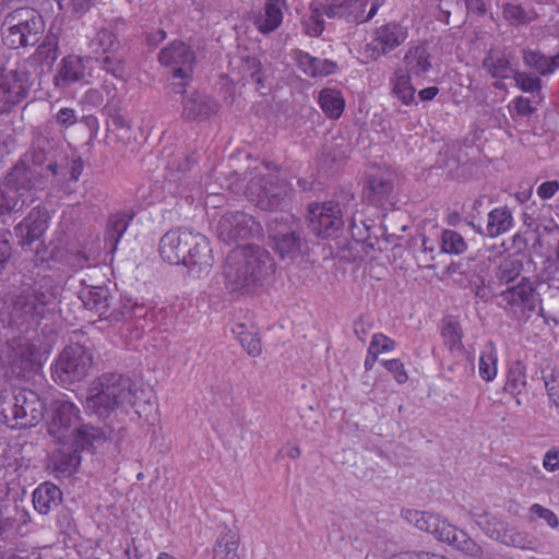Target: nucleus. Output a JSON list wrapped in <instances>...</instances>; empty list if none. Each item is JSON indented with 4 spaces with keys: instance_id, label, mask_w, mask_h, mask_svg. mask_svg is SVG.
<instances>
[{
    "instance_id": "nucleus-33",
    "label": "nucleus",
    "mask_w": 559,
    "mask_h": 559,
    "mask_svg": "<svg viewBox=\"0 0 559 559\" xmlns=\"http://www.w3.org/2000/svg\"><path fill=\"white\" fill-rule=\"evenodd\" d=\"M483 68L495 79H508L513 74L510 57L502 50L489 49L481 62Z\"/></svg>"
},
{
    "instance_id": "nucleus-64",
    "label": "nucleus",
    "mask_w": 559,
    "mask_h": 559,
    "mask_svg": "<svg viewBox=\"0 0 559 559\" xmlns=\"http://www.w3.org/2000/svg\"><path fill=\"white\" fill-rule=\"evenodd\" d=\"M543 466L548 472H555L559 469V450L550 449L548 450L543 459Z\"/></svg>"
},
{
    "instance_id": "nucleus-3",
    "label": "nucleus",
    "mask_w": 559,
    "mask_h": 559,
    "mask_svg": "<svg viewBox=\"0 0 559 559\" xmlns=\"http://www.w3.org/2000/svg\"><path fill=\"white\" fill-rule=\"evenodd\" d=\"M158 251L164 261L186 266L194 277L206 276L214 264L209 239L187 228H175L165 233L159 240Z\"/></svg>"
},
{
    "instance_id": "nucleus-29",
    "label": "nucleus",
    "mask_w": 559,
    "mask_h": 559,
    "mask_svg": "<svg viewBox=\"0 0 559 559\" xmlns=\"http://www.w3.org/2000/svg\"><path fill=\"white\" fill-rule=\"evenodd\" d=\"M295 60L298 64V68L306 75L311 78L330 75L336 69L335 62L328 59L316 58L302 50H297L295 52Z\"/></svg>"
},
{
    "instance_id": "nucleus-23",
    "label": "nucleus",
    "mask_w": 559,
    "mask_h": 559,
    "mask_svg": "<svg viewBox=\"0 0 559 559\" xmlns=\"http://www.w3.org/2000/svg\"><path fill=\"white\" fill-rule=\"evenodd\" d=\"M395 179L396 175L389 169L370 175L364 190L366 199L376 205L384 204L393 193Z\"/></svg>"
},
{
    "instance_id": "nucleus-41",
    "label": "nucleus",
    "mask_w": 559,
    "mask_h": 559,
    "mask_svg": "<svg viewBox=\"0 0 559 559\" xmlns=\"http://www.w3.org/2000/svg\"><path fill=\"white\" fill-rule=\"evenodd\" d=\"M326 1H314L310 4V15L304 19L306 33L318 37L324 31L323 15L326 16Z\"/></svg>"
},
{
    "instance_id": "nucleus-26",
    "label": "nucleus",
    "mask_w": 559,
    "mask_h": 559,
    "mask_svg": "<svg viewBox=\"0 0 559 559\" xmlns=\"http://www.w3.org/2000/svg\"><path fill=\"white\" fill-rule=\"evenodd\" d=\"M403 516L407 522L414 524L420 531L433 535L440 542L444 538V533L448 531L447 526L451 525L438 514L418 510H405Z\"/></svg>"
},
{
    "instance_id": "nucleus-2",
    "label": "nucleus",
    "mask_w": 559,
    "mask_h": 559,
    "mask_svg": "<svg viewBox=\"0 0 559 559\" xmlns=\"http://www.w3.org/2000/svg\"><path fill=\"white\" fill-rule=\"evenodd\" d=\"M153 393L150 389L136 386L129 378L120 373H104L94 380L87 391L86 408L98 416L121 408H130L141 418L153 408Z\"/></svg>"
},
{
    "instance_id": "nucleus-9",
    "label": "nucleus",
    "mask_w": 559,
    "mask_h": 559,
    "mask_svg": "<svg viewBox=\"0 0 559 559\" xmlns=\"http://www.w3.org/2000/svg\"><path fill=\"white\" fill-rule=\"evenodd\" d=\"M46 352L37 332L24 329L23 334L8 341L4 355L9 365L20 376L39 365L43 354Z\"/></svg>"
},
{
    "instance_id": "nucleus-52",
    "label": "nucleus",
    "mask_w": 559,
    "mask_h": 559,
    "mask_svg": "<svg viewBox=\"0 0 559 559\" xmlns=\"http://www.w3.org/2000/svg\"><path fill=\"white\" fill-rule=\"evenodd\" d=\"M26 204H22V199L16 191L8 187L4 181V186L0 185V216L10 212L22 211Z\"/></svg>"
},
{
    "instance_id": "nucleus-50",
    "label": "nucleus",
    "mask_w": 559,
    "mask_h": 559,
    "mask_svg": "<svg viewBox=\"0 0 559 559\" xmlns=\"http://www.w3.org/2000/svg\"><path fill=\"white\" fill-rule=\"evenodd\" d=\"M498 542L515 548L530 550L534 549V543L530 538L528 534L521 532L518 528L510 526L509 524L506 525Z\"/></svg>"
},
{
    "instance_id": "nucleus-28",
    "label": "nucleus",
    "mask_w": 559,
    "mask_h": 559,
    "mask_svg": "<svg viewBox=\"0 0 559 559\" xmlns=\"http://www.w3.org/2000/svg\"><path fill=\"white\" fill-rule=\"evenodd\" d=\"M498 253L501 257L493 271L492 285H509L520 277L523 271V262L514 254L503 255V252L500 249H498Z\"/></svg>"
},
{
    "instance_id": "nucleus-22",
    "label": "nucleus",
    "mask_w": 559,
    "mask_h": 559,
    "mask_svg": "<svg viewBox=\"0 0 559 559\" xmlns=\"http://www.w3.org/2000/svg\"><path fill=\"white\" fill-rule=\"evenodd\" d=\"M48 227V213L45 209L34 207L15 228L19 243L23 248L31 247L39 240Z\"/></svg>"
},
{
    "instance_id": "nucleus-25",
    "label": "nucleus",
    "mask_w": 559,
    "mask_h": 559,
    "mask_svg": "<svg viewBox=\"0 0 559 559\" xmlns=\"http://www.w3.org/2000/svg\"><path fill=\"white\" fill-rule=\"evenodd\" d=\"M61 447L52 454L53 472L58 477H69L74 474L81 463V450L69 439L58 441Z\"/></svg>"
},
{
    "instance_id": "nucleus-7",
    "label": "nucleus",
    "mask_w": 559,
    "mask_h": 559,
    "mask_svg": "<svg viewBox=\"0 0 559 559\" xmlns=\"http://www.w3.org/2000/svg\"><path fill=\"white\" fill-rule=\"evenodd\" d=\"M93 365L91 349L82 344L74 343L66 346L51 365V377L61 386L84 380Z\"/></svg>"
},
{
    "instance_id": "nucleus-10",
    "label": "nucleus",
    "mask_w": 559,
    "mask_h": 559,
    "mask_svg": "<svg viewBox=\"0 0 559 559\" xmlns=\"http://www.w3.org/2000/svg\"><path fill=\"white\" fill-rule=\"evenodd\" d=\"M289 215L275 214L267 224L269 238L276 253L284 260L294 261L301 253L302 241L297 228L289 225Z\"/></svg>"
},
{
    "instance_id": "nucleus-37",
    "label": "nucleus",
    "mask_w": 559,
    "mask_h": 559,
    "mask_svg": "<svg viewBox=\"0 0 559 559\" xmlns=\"http://www.w3.org/2000/svg\"><path fill=\"white\" fill-rule=\"evenodd\" d=\"M513 225V216L507 206L495 207L488 213L486 235L495 238L508 233Z\"/></svg>"
},
{
    "instance_id": "nucleus-8",
    "label": "nucleus",
    "mask_w": 559,
    "mask_h": 559,
    "mask_svg": "<svg viewBox=\"0 0 559 559\" xmlns=\"http://www.w3.org/2000/svg\"><path fill=\"white\" fill-rule=\"evenodd\" d=\"M498 298V307L520 324L526 323L540 308V299L530 277H522L518 284L501 290Z\"/></svg>"
},
{
    "instance_id": "nucleus-17",
    "label": "nucleus",
    "mask_w": 559,
    "mask_h": 559,
    "mask_svg": "<svg viewBox=\"0 0 559 559\" xmlns=\"http://www.w3.org/2000/svg\"><path fill=\"white\" fill-rule=\"evenodd\" d=\"M407 37L408 31L405 26L397 22H389L373 29L365 53L368 58L377 60L400 47Z\"/></svg>"
},
{
    "instance_id": "nucleus-57",
    "label": "nucleus",
    "mask_w": 559,
    "mask_h": 559,
    "mask_svg": "<svg viewBox=\"0 0 559 559\" xmlns=\"http://www.w3.org/2000/svg\"><path fill=\"white\" fill-rule=\"evenodd\" d=\"M544 382L550 403L559 411V373L545 374Z\"/></svg>"
},
{
    "instance_id": "nucleus-6",
    "label": "nucleus",
    "mask_w": 559,
    "mask_h": 559,
    "mask_svg": "<svg viewBox=\"0 0 559 559\" xmlns=\"http://www.w3.org/2000/svg\"><path fill=\"white\" fill-rule=\"evenodd\" d=\"M45 22L34 9L20 8L8 14L3 22V43L12 48L34 46L41 37Z\"/></svg>"
},
{
    "instance_id": "nucleus-54",
    "label": "nucleus",
    "mask_w": 559,
    "mask_h": 559,
    "mask_svg": "<svg viewBox=\"0 0 559 559\" xmlns=\"http://www.w3.org/2000/svg\"><path fill=\"white\" fill-rule=\"evenodd\" d=\"M441 335L445 346L450 350L463 349L462 331L457 322L445 321L441 329Z\"/></svg>"
},
{
    "instance_id": "nucleus-27",
    "label": "nucleus",
    "mask_w": 559,
    "mask_h": 559,
    "mask_svg": "<svg viewBox=\"0 0 559 559\" xmlns=\"http://www.w3.org/2000/svg\"><path fill=\"white\" fill-rule=\"evenodd\" d=\"M444 538L441 542L449 544L457 551L473 559H487L484 548L468 534L454 525L447 526Z\"/></svg>"
},
{
    "instance_id": "nucleus-59",
    "label": "nucleus",
    "mask_w": 559,
    "mask_h": 559,
    "mask_svg": "<svg viewBox=\"0 0 559 559\" xmlns=\"http://www.w3.org/2000/svg\"><path fill=\"white\" fill-rule=\"evenodd\" d=\"M369 346H371L379 355L381 353L392 352L395 348L396 343L395 341H393L392 338L382 333H376L372 336Z\"/></svg>"
},
{
    "instance_id": "nucleus-40",
    "label": "nucleus",
    "mask_w": 559,
    "mask_h": 559,
    "mask_svg": "<svg viewBox=\"0 0 559 559\" xmlns=\"http://www.w3.org/2000/svg\"><path fill=\"white\" fill-rule=\"evenodd\" d=\"M90 48L96 53L117 52L121 49L117 36L107 27H100L90 40Z\"/></svg>"
},
{
    "instance_id": "nucleus-55",
    "label": "nucleus",
    "mask_w": 559,
    "mask_h": 559,
    "mask_svg": "<svg viewBox=\"0 0 559 559\" xmlns=\"http://www.w3.org/2000/svg\"><path fill=\"white\" fill-rule=\"evenodd\" d=\"M512 78L515 86L524 93L539 94L542 92L543 82L539 76L523 71H515Z\"/></svg>"
},
{
    "instance_id": "nucleus-62",
    "label": "nucleus",
    "mask_w": 559,
    "mask_h": 559,
    "mask_svg": "<svg viewBox=\"0 0 559 559\" xmlns=\"http://www.w3.org/2000/svg\"><path fill=\"white\" fill-rule=\"evenodd\" d=\"M96 1L97 0H69L68 8L72 15L81 17L95 5Z\"/></svg>"
},
{
    "instance_id": "nucleus-35",
    "label": "nucleus",
    "mask_w": 559,
    "mask_h": 559,
    "mask_svg": "<svg viewBox=\"0 0 559 559\" xmlns=\"http://www.w3.org/2000/svg\"><path fill=\"white\" fill-rule=\"evenodd\" d=\"M19 389L0 393V421L10 428H22L19 417Z\"/></svg>"
},
{
    "instance_id": "nucleus-16",
    "label": "nucleus",
    "mask_w": 559,
    "mask_h": 559,
    "mask_svg": "<svg viewBox=\"0 0 559 559\" xmlns=\"http://www.w3.org/2000/svg\"><path fill=\"white\" fill-rule=\"evenodd\" d=\"M158 60L162 66L171 71L174 79H181V82H186L192 76L195 52L186 43L174 40L159 51Z\"/></svg>"
},
{
    "instance_id": "nucleus-53",
    "label": "nucleus",
    "mask_w": 559,
    "mask_h": 559,
    "mask_svg": "<svg viewBox=\"0 0 559 559\" xmlns=\"http://www.w3.org/2000/svg\"><path fill=\"white\" fill-rule=\"evenodd\" d=\"M123 56L124 55L121 49L117 52L104 55L99 60L102 69L107 73H110L116 79H123L126 74Z\"/></svg>"
},
{
    "instance_id": "nucleus-32",
    "label": "nucleus",
    "mask_w": 559,
    "mask_h": 559,
    "mask_svg": "<svg viewBox=\"0 0 559 559\" xmlns=\"http://www.w3.org/2000/svg\"><path fill=\"white\" fill-rule=\"evenodd\" d=\"M61 490L51 483L40 484L33 492L34 508L40 514H48L61 502Z\"/></svg>"
},
{
    "instance_id": "nucleus-19",
    "label": "nucleus",
    "mask_w": 559,
    "mask_h": 559,
    "mask_svg": "<svg viewBox=\"0 0 559 559\" xmlns=\"http://www.w3.org/2000/svg\"><path fill=\"white\" fill-rule=\"evenodd\" d=\"M81 284L83 287L79 293V298L86 309L111 323L122 320L123 312L111 309L114 297L108 287L87 285L84 280L81 281Z\"/></svg>"
},
{
    "instance_id": "nucleus-49",
    "label": "nucleus",
    "mask_w": 559,
    "mask_h": 559,
    "mask_svg": "<svg viewBox=\"0 0 559 559\" xmlns=\"http://www.w3.org/2000/svg\"><path fill=\"white\" fill-rule=\"evenodd\" d=\"M524 64L538 73L540 76H550L551 69L548 63V56L540 50L525 48L522 51Z\"/></svg>"
},
{
    "instance_id": "nucleus-58",
    "label": "nucleus",
    "mask_w": 559,
    "mask_h": 559,
    "mask_svg": "<svg viewBox=\"0 0 559 559\" xmlns=\"http://www.w3.org/2000/svg\"><path fill=\"white\" fill-rule=\"evenodd\" d=\"M383 367L393 374L397 383L403 384L407 381L408 376L404 368V364L400 359L382 360Z\"/></svg>"
},
{
    "instance_id": "nucleus-20",
    "label": "nucleus",
    "mask_w": 559,
    "mask_h": 559,
    "mask_svg": "<svg viewBox=\"0 0 559 559\" xmlns=\"http://www.w3.org/2000/svg\"><path fill=\"white\" fill-rule=\"evenodd\" d=\"M92 58L70 55L61 59L53 76L56 88L64 91L75 83L87 84L92 75Z\"/></svg>"
},
{
    "instance_id": "nucleus-47",
    "label": "nucleus",
    "mask_w": 559,
    "mask_h": 559,
    "mask_svg": "<svg viewBox=\"0 0 559 559\" xmlns=\"http://www.w3.org/2000/svg\"><path fill=\"white\" fill-rule=\"evenodd\" d=\"M467 250L463 236L452 229H443L440 236V252L460 255Z\"/></svg>"
},
{
    "instance_id": "nucleus-13",
    "label": "nucleus",
    "mask_w": 559,
    "mask_h": 559,
    "mask_svg": "<svg viewBox=\"0 0 559 559\" xmlns=\"http://www.w3.org/2000/svg\"><path fill=\"white\" fill-rule=\"evenodd\" d=\"M308 221L310 229L322 238L336 236L344 226L340 204L334 201L309 204Z\"/></svg>"
},
{
    "instance_id": "nucleus-43",
    "label": "nucleus",
    "mask_w": 559,
    "mask_h": 559,
    "mask_svg": "<svg viewBox=\"0 0 559 559\" xmlns=\"http://www.w3.org/2000/svg\"><path fill=\"white\" fill-rule=\"evenodd\" d=\"M503 19L512 26L526 25L536 20L534 9H526L520 4L506 3L502 7Z\"/></svg>"
},
{
    "instance_id": "nucleus-18",
    "label": "nucleus",
    "mask_w": 559,
    "mask_h": 559,
    "mask_svg": "<svg viewBox=\"0 0 559 559\" xmlns=\"http://www.w3.org/2000/svg\"><path fill=\"white\" fill-rule=\"evenodd\" d=\"M329 19H344L349 23H365L378 12L382 2L379 0H325Z\"/></svg>"
},
{
    "instance_id": "nucleus-21",
    "label": "nucleus",
    "mask_w": 559,
    "mask_h": 559,
    "mask_svg": "<svg viewBox=\"0 0 559 559\" xmlns=\"http://www.w3.org/2000/svg\"><path fill=\"white\" fill-rule=\"evenodd\" d=\"M80 419V408L71 401L58 399L52 404V417L48 432L57 441L68 439L71 429Z\"/></svg>"
},
{
    "instance_id": "nucleus-24",
    "label": "nucleus",
    "mask_w": 559,
    "mask_h": 559,
    "mask_svg": "<svg viewBox=\"0 0 559 559\" xmlns=\"http://www.w3.org/2000/svg\"><path fill=\"white\" fill-rule=\"evenodd\" d=\"M19 417L22 428L36 426L44 417V403L32 390L19 389Z\"/></svg>"
},
{
    "instance_id": "nucleus-38",
    "label": "nucleus",
    "mask_w": 559,
    "mask_h": 559,
    "mask_svg": "<svg viewBox=\"0 0 559 559\" xmlns=\"http://www.w3.org/2000/svg\"><path fill=\"white\" fill-rule=\"evenodd\" d=\"M318 102L322 111L331 119L340 118L345 108L344 97L336 88H323L319 93Z\"/></svg>"
},
{
    "instance_id": "nucleus-5",
    "label": "nucleus",
    "mask_w": 559,
    "mask_h": 559,
    "mask_svg": "<svg viewBox=\"0 0 559 559\" xmlns=\"http://www.w3.org/2000/svg\"><path fill=\"white\" fill-rule=\"evenodd\" d=\"M58 292L50 285H38L35 288H28L16 296L11 310V323L17 329H28L35 331L39 321L46 313L52 310Z\"/></svg>"
},
{
    "instance_id": "nucleus-63",
    "label": "nucleus",
    "mask_w": 559,
    "mask_h": 559,
    "mask_svg": "<svg viewBox=\"0 0 559 559\" xmlns=\"http://www.w3.org/2000/svg\"><path fill=\"white\" fill-rule=\"evenodd\" d=\"M546 282L549 287L559 289V240L556 248V265L549 266Z\"/></svg>"
},
{
    "instance_id": "nucleus-31",
    "label": "nucleus",
    "mask_w": 559,
    "mask_h": 559,
    "mask_svg": "<svg viewBox=\"0 0 559 559\" xmlns=\"http://www.w3.org/2000/svg\"><path fill=\"white\" fill-rule=\"evenodd\" d=\"M406 74L420 76L427 73L430 68V53L425 44L411 46L404 56Z\"/></svg>"
},
{
    "instance_id": "nucleus-4",
    "label": "nucleus",
    "mask_w": 559,
    "mask_h": 559,
    "mask_svg": "<svg viewBox=\"0 0 559 559\" xmlns=\"http://www.w3.org/2000/svg\"><path fill=\"white\" fill-rule=\"evenodd\" d=\"M274 271V260L266 249L255 245L237 247L226 257L225 287L230 293L247 294L262 285Z\"/></svg>"
},
{
    "instance_id": "nucleus-44",
    "label": "nucleus",
    "mask_w": 559,
    "mask_h": 559,
    "mask_svg": "<svg viewBox=\"0 0 559 559\" xmlns=\"http://www.w3.org/2000/svg\"><path fill=\"white\" fill-rule=\"evenodd\" d=\"M130 219L131 217H128L123 213H117L109 217L105 233V241L110 243L112 250L117 248L129 226Z\"/></svg>"
},
{
    "instance_id": "nucleus-15",
    "label": "nucleus",
    "mask_w": 559,
    "mask_h": 559,
    "mask_svg": "<svg viewBox=\"0 0 559 559\" xmlns=\"http://www.w3.org/2000/svg\"><path fill=\"white\" fill-rule=\"evenodd\" d=\"M189 81L171 84V92L182 94L181 117L186 121H202L209 119L218 110V104L209 95L198 91L186 92Z\"/></svg>"
},
{
    "instance_id": "nucleus-1",
    "label": "nucleus",
    "mask_w": 559,
    "mask_h": 559,
    "mask_svg": "<svg viewBox=\"0 0 559 559\" xmlns=\"http://www.w3.org/2000/svg\"><path fill=\"white\" fill-rule=\"evenodd\" d=\"M66 171L58 158V146L51 123L33 131L31 147L21 155L5 176L8 187L14 189L26 206L39 199V192L62 186Z\"/></svg>"
},
{
    "instance_id": "nucleus-34",
    "label": "nucleus",
    "mask_w": 559,
    "mask_h": 559,
    "mask_svg": "<svg viewBox=\"0 0 559 559\" xmlns=\"http://www.w3.org/2000/svg\"><path fill=\"white\" fill-rule=\"evenodd\" d=\"M239 542L238 533L225 527L213 546V559H240L238 555Z\"/></svg>"
},
{
    "instance_id": "nucleus-56",
    "label": "nucleus",
    "mask_w": 559,
    "mask_h": 559,
    "mask_svg": "<svg viewBox=\"0 0 559 559\" xmlns=\"http://www.w3.org/2000/svg\"><path fill=\"white\" fill-rule=\"evenodd\" d=\"M507 523L499 520L498 518L486 515L484 520H478L479 528L491 539L499 540L501 533L503 532Z\"/></svg>"
},
{
    "instance_id": "nucleus-42",
    "label": "nucleus",
    "mask_w": 559,
    "mask_h": 559,
    "mask_svg": "<svg viewBox=\"0 0 559 559\" xmlns=\"http://www.w3.org/2000/svg\"><path fill=\"white\" fill-rule=\"evenodd\" d=\"M526 367L521 360H515L510 365L508 371L504 391L513 396L520 395L526 388Z\"/></svg>"
},
{
    "instance_id": "nucleus-51",
    "label": "nucleus",
    "mask_w": 559,
    "mask_h": 559,
    "mask_svg": "<svg viewBox=\"0 0 559 559\" xmlns=\"http://www.w3.org/2000/svg\"><path fill=\"white\" fill-rule=\"evenodd\" d=\"M58 158L67 175L64 183L62 186H53V189H57L58 191H64L66 193H70V183L76 182L82 174V163L79 159H73L71 163H69L68 159L61 155L59 146Z\"/></svg>"
},
{
    "instance_id": "nucleus-11",
    "label": "nucleus",
    "mask_w": 559,
    "mask_h": 559,
    "mask_svg": "<svg viewBox=\"0 0 559 559\" xmlns=\"http://www.w3.org/2000/svg\"><path fill=\"white\" fill-rule=\"evenodd\" d=\"M287 194V185L273 175L254 177L247 186L248 198L264 211H275Z\"/></svg>"
},
{
    "instance_id": "nucleus-36",
    "label": "nucleus",
    "mask_w": 559,
    "mask_h": 559,
    "mask_svg": "<svg viewBox=\"0 0 559 559\" xmlns=\"http://www.w3.org/2000/svg\"><path fill=\"white\" fill-rule=\"evenodd\" d=\"M283 4L266 3L263 11L254 15L253 24L261 34L274 32L283 21Z\"/></svg>"
},
{
    "instance_id": "nucleus-14",
    "label": "nucleus",
    "mask_w": 559,
    "mask_h": 559,
    "mask_svg": "<svg viewBox=\"0 0 559 559\" xmlns=\"http://www.w3.org/2000/svg\"><path fill=\"white\" fill-rule=\"evenodd\" d=\"M29 74L23 70L0 72V116L9 114L23 102L31 90Z\"/></svg>"
},
{
    "instance_id": "nucleus-45",
    "label": "nucleus",
    "mask_w": 559,
    "mask_h": 559,
    "mask_svg": "<svg viewBox=\"0 0 559 559\" xmlns=\"http://www.w3.org/2000/svg\"><path fill=\"white\" fill-rule=\"evenodd\" d=\"M78 122L76 111L73 108H61L51 120L46 121L40 127H46L51 123L52 136L56 140L57 146H59L60 133Z\"/></svg>"
},
{
    "instance_id": "nucleus-46",
    "label": "nucleus",
    "mask_w": 559,
    "mask_h": 559,
    "mask_svg": "<svg viewBox=\"0 0 559 559\" xmlns=\"http://www.w3.org/2000/svg\"><path fill=\"white\" fill-rule=\"evenodd\" d=\"M497 361L498 355L492 343H489L481 350L479 357V376L483 380L489 382L492 381L497 376Z\"/></svg>"
},
{
    "instance_id": "nucleus-61",
    "label": "nucleus",
    "mask_w": 559,
    "mask_h": 559,
    "mask_svg": "<svg viewBox=\"0 0 559 559\" xmlns=\"http://www.w3.org/2000/svg\"><path fill=\"white\" fill-rule=\"evenodd\" d=\"M197 163V159L192 155L180 154L174 159L168 162V168L178 173H187L191 169L192 165Z\"/></svg>"
},
{
    "instance_id": "nucleus-30",
    "label": "nucleus",
    "mask_w": 559,
    "mask_h": 559,
    "mask_svg": "<svg viewBox=\"0 0 559 559\" xmlns=\"http://www.w3.org/2000/svg\"><path fill=\"white\" fill-rule=\"evenodd\" d=\"M68 439L75 447L79 445L81 451L92 450L105 443L106 435L100 428L94 427L92 425H82L74 428L69 433Z\"/></svg>"
},
{
    "instance_id": "nucleus-12",
    "label": "nucleus",
    "mask_w": 559,
    "mask_h": 559,
    "mask_svg": "<svg viewBox=\"0 0 559 559\" xmlns=\"http://www.w3.org/2000/svg\"><path fill=\"white\" fill-rule=\"evenodd\" d=\"M260 231V224L254 217L241 211L225 213L216 226L218 238L226 243L248 240Z\"/></svg>"
},
{
    "instance_id": "nucleus-60",
    "label": "nucleus",
    "mask_w": 559,
    "mask_h": 559,
    "mask_svg": "<svg viewBox=\"0 0 559 559\" xmlns=\"http://www.w3.org/2000/svg\"><path fill=\"white\" fill-rule=\"evenodd\" d=\"M530 512L533 515L544 520L552 528H556L559 525L557 515L551 510L544 508L538 503H534L530 508Z\"/></svg>"
},
{
    "instance_id": "nucleus-39",
    "label": "nucleus",
    "mask_w": 559,
    "mask_h": 559,
    "mask_svg": "<svg viewBox=\"0 0 559 559\" xmlns=\"http://www.w3.org/2000/svg\"><path fill=\"white\" fill-rule=\"evenodd\" d=\"M233 333L239 340L242 348L252 357H258L262 353L260 337L257 329L253 325H246L245 323H238L233 329Z\"/></svg>"
},
{
    "instance_id": "nucleus-48",
    "label": "nucleus",
    "mask_w": 559,
    "mask_h": 559,
    "mask_svg": "<svg viewBox=\"0 0 559 559\" xmlns=\"http://www.w3.org/2000/svg\"><path fill=\"white\" fill-rule=\"evenodd\" d=\"M393 94L404 104L411 105L414 100L415 88L411 83V75L404 73L402 70L395 72L392 80Z\"/></svg>"
}]
</instances>
